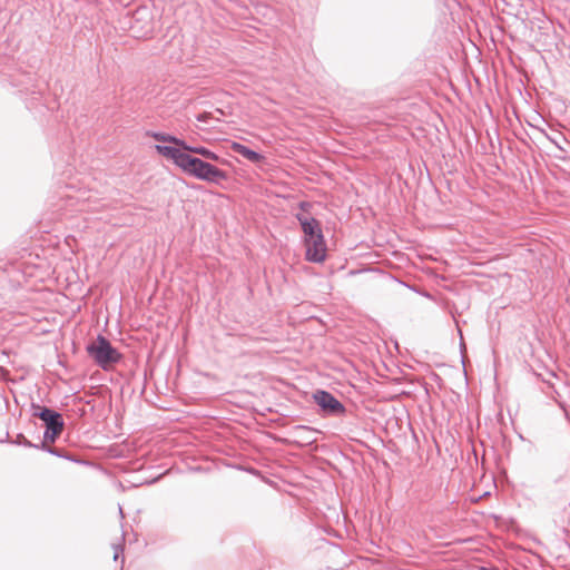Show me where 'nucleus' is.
I'll return each mask as SVG.
<instances>
[{
    "label": "nucleus",
    "instance_id": "nucleus-1",
    "mask_svg": "<svg viewBox=\"0 0 570 570\" xmlns=\"http://www.w3.org/2000/svg\"><path fill=\"white\" fill-rule=\"evenodd\" d=\"M155 148L159 155L171 159L183 171L200 180L217 184L227 179V174L224 170L200 158L193 157L179 148L165 145H156Z\"/></svg>",
    "mask_w": 570,
    "mask_h": 570
},
{
    "label": "nucleus",
    "instance_id": "nucleus-2",
    "mask_svg": "<svg viewBox=\"0 0 570 570\" xmlns=\"http://www.w3.org/2000/svg\"><path fill=\"white\" fill-rule=\"evenodd\" d=\"M87 353L104 370L118 363L121 358V354L102 335H98L94 342L87 345Z\"/></svg>",
    "mask_w": 570,
    "mask_h": 570
},
{
    "label": "nucleus",
    "instance_id": "nucleus-3",
    "mask_svg": "<svg viewBox=\"0 0 570 570\" xmlns=\"http://www.w3.org/2000/svg\"><path fill=\"white\" fill-rule=\"evenodd\" d=\"M32 416L40 419L46 424L42 442H55L63 430L65 422L61 414L49 407L32 404Z\"/></svg>",
    "mask_w": 570,
    "mask_h": 570
},
{
    "label": "nucleus",
    "instance_id": "nucleus-4",
    "mask_svg": "<svg viewBox=\"0 0 570 570\" xmlns=\"http://www.w3.org/2000/svg\"><path fill=\"white\" fill-rule=\"evenodd\" d=\"M130 31L135 38H148L153 35L154 23L148 8H138L132 14Z\"/></svg>",
    "mask_w": 570,
    "mask_h": 570
},
{
    "label": "nucleus",
    "instance_id": "nucleus-5",
    "mask_svg": "<svg viewBox=\"0 0 570 570\" xmlns=\"http://www.w3.org/2000/svg\"><path fill=\"white\" fill-rule=\"evenodd\" d=\"M315 403L322 411L330 415H340L345 412V407L332 393L318 390L313 394Z\"/></svg>",
    "mask_w": 570,
    "mask_h": 570
},
{
    "label": "nucleus",
    "instance_id": "nucleus-6",
    "mask_svg": "<svg viewBox=\"0 0 570 570\" xmlns=\"http://www.w3.org/2000/svg\"><path fill=\"white\" fill-rule=\"evenodd\" d=\"M306 259L313 263H322L326 257V245L324 235H318L317 238L306 240Z\"/></svg>",
    "mask_w": 570,
    "mask_h": 570
},
{
    "label": "nucleus",
    "instance_id": "nucleus-7",
    "mask_svg": "<svg viewBox=\"0 0 570 570\" xmlns=\"http://www.w3.org/2000/svg\"><path fill=\"white\" fill-rule=\"evenodd\" d=\"M295 217L299 222L305 242L315 239L318 235H323L320 222L314 217H309L305 213H297Z\"/></svg>",
    "mask_w": 570,
    "mask_h": 570
},
{
    "label": "nucleus",
    "instance_id": "nucleus-8",
    "mask_svg": "<svg viewBox=\"0 0 570 570\" xmlns=\"http://www.w3.org/2000/svg\"><path fill=\"white\" fill-rule=\"evenodd\" d=\"M291 434L295 438V442L301 445H309L315 442V430L309 426L296 425L291 430Z\"/></svg>",
    "mask_w": 570,
    "mask_h": 570
},
{
    "label": "nucleus",
    "instance_id": "nucleus-9",
    "mask_svg": "<svg viewBox=\"0 0 570 570\" xmlns=\"http://www.w3.org/2000/svg\"><path fill=\"white\" fill-rule=\"evenodd\" d=\"M230 149L235 154L243 156L244 158H246L247 160H249L254 164L261 163L264 159L263 155H261L259 153H257L255 150L249 149L248 147H246L245 145H242L239 142H232Z\"/></svg>",
    "mask_w": 570,
    "mask_h": 570
},
{
    "label": "nucleus",
    "instance_id": "nucleus-10",
    "mask_svg": "<svg viewBox=\"0 0 570 570\" xmlns=\"http://www.w3.org/2000/svg\"><path fill=\"white\" fill-rule=\"evenodd\" d=\"M146 136L151 137L160 142H170V144L175 145L174 147H176V148H180L181 145H184V140H181L175 136H171L169 134L148 130V131H146Z\"/></svg>",
    "mask_w": 570,
    "mask_h": 570
},
{
    "label": "nucleus",
    "instance_id": "nucleus-11",
    "mask_svg": "<svg viewBox=\"0 0 570 570\" xmlns=\"http://www.w3.org/2000/svg\"><path fill=\"white\" fill-rule=\"evenodd\" d=\"M179 149H181L184 153L190 151L194 154H198V155L205 157L206 159L218 160V158H219L215 153H213L212 150H209L205 147H193V146L187 145L185 141H184V145H181V147Z\"/></svg>",
    "mask_w": 570,
    "mask_h": 570
},
{
    "label": "nucleus",
    "instance_id": "nucleus-12",
    "mask_svg": "<svg viewBox=\"0 0 570 570\" xmlns=\"http://www.w3.org/2000/svg\"><path fill=\"white\" fill-rule=\"evenodd\" d=\"M65 202H66V207H75V206H78V209L77 210H83L85 209V205L83 204H79L80 202V197H76V196H72V195H69V194H66L65 195Z\"/></svg>",
    "mask_w": 570,
    "mask_h": 570
},
{
    "label": "nucleus",
    "instance_id": "nucleus-13",
    "mask_svg": "<svg viewBox=\"0 0 570 570\" xmlns=\"http://www.w3.org/2000/svg\"><path fill=\"white\" fill-rule=\"evenodd\" d=\"M46 443L47 442H41L40 446H36V448L45 450V451L49 452L52 455H56V456H59V458H65V455L62 454L61 450H59L57 448L47 446Z\"/></svg>",
    "mask_w": 570,
    "mask_h": 570
},
{
    "label": "nucleus",
    "instance_id": "nucleus-14",
    "mask_svg": "<svg viewBox=\"0 0 570 570\" xmlns=\"http://www.w3.org/2000/svg\"><path fill=\"white\" fill-rule=\"evenodd\" d=\"M212 118H213V114H210V112H202V114L197 115V117H196L197 121H199V122H208L209 119H212Z\"/></svg>",
    "mask_w": 570,
    "mask_h": 570
},
{
    "label": "nucleus",
    "instance_id": "nucleus-15",
    "mask_svg": "<svg viewBox=\"0 0 570 570\" xmlns=\"http://www.w3.org/2000/svg\"><path fill=\"white\" fill-rule=\"evenodd\" d=\"M122 552H124L122 546H120V544L114 546V560L117 561L119 559L120 554H122Z\"/></svg>",
    "mask_w": 570,
    "mask_h": 570
},
{
    "label": "nucleus",
    "instance_id": "nucleus-16",
    "mask_svg": "<svg viewBox=\"0 0 570 570\" xmlns=\"http://www.w3.org/2000/svg\"><path fill=\"white\" fill-rule=\"evenodd\" d=\"M312 207L311 203L308 202H301L299 203V208L302 212H308V209Z\"/></svg>",
    "mask_w": 570,
    "mask_h": 570
},
{
    "label": "nucleus",
    "instance_id": "nucleus-17",
    "mask_svg": "<svg viewBox=\"0 0 570 570\" xmlns=\"http://www.w3.org/2000/svg\"><path fill=\"white\" fill-rule=\"evenodd\" d=\"M22 444H23L24 446H29V448L33 446V444H32L30 441H28L27 439H24V440H23ZM36 446H37V445H35V448H36Z\"/></svg>",
    "mask_w": 570,
    "mask_h": 570
},
{
    "label": "nucleus",
    "instance_id": "nucleus-18",
    "mask_svg": "<svg viewBox=\"0 0 570 570\" xmlns=\"http://www.w3.org/2000/svg\"><path fill=\"white\" fill-rule=\"evenodd\" d=\"M119 513L121 514V517L124 515L122 514V508H119Z\"/></svg>",
    "mask_w": 570,
    "mask_h": 570
},
{
    "label": "nucleus",
    "instance_id": "nucleus-19",
    "mask_svg": "<svg viewBox=\"0 0 570 570\" xmlns=\"http://www.w3.org/2000/svg\"><path fill=\"white\" fill-rule=\"evenodd\" d=\"M480 570H489V569H487V568L482 567V568H480Z\"/></svg>",
    "mask_w": 570,
    "mask_h": 570
}]
</instances>
